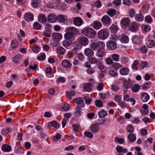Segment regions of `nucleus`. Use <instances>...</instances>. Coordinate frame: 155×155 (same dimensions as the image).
<instances>
[{
    "mask_svg": "<svg viewBox=\"0 0 155 155\" xmlns=\"http://www.w3.org/2000/svg\"><path fill=\"white\" fill-rule=\"evenodd\" d=\"M82 32L89 38H93L96 35V32L91 28H84L82 30Z\"/></svg>",
    "mask_w": 155,
    "mask_h": 155,
    "instance_id": "nucleus-1",
    "label": "nucleus"
},
{
    "mask_svg": "<svg viewBox=\"0 0 155 155\" xmlns=\"http://www.w3.org/2000/svg\"><path fill=\"white\" fill-rule=\"evenodd\" d=\"M98 37L101 40H105L109 36L108 31L105 29H102L99 31L97 33Z\"/></svg>",
    "mask_w": 155,
    "mask_h": 155,
    "instance_id": "nucleus-2",
    "label": "nucleus"
},
{
    "mask_svg": "<svg viewBox=\"0 0 155 155\" xmlns=\"http://www.w3.org/2000/svg\"><path fill=\"white\" fill-rule=\"evenodd\" d=\"M107 48L110 50H114L115 49L117 48V44L113 41H110L107 43Z\"/></svg>",
    "mask_w": 155,
    "mask_h": 155,
    "instance_id": "nucleus-3",
    "label": "nucleus"
},
{
    "mask_svg": "<svg viewBox=\"0 0 155 155\" xmlns=\"http://www.w3.org/2000/svg\"><path fill=\"white\" fill-rule=\"evenodd\" d=\"M138 24L135 22H133L131 24L129 29L132 32H135L138 31Z\"/></svg>",
    "mask_w": 155,
    "mask_h": 155,
    "instance_id": "nucleus-4",
    "label": "nucleus"
},
{
    "mask_svg": "<svg viewBox=\"0 0 155 155\" xmlns=\"http://www.w3.org/2000/svg\"><path fill=\"white\" fill-rule=\"evenodd\" d=\"M73 101L81 107H83L85 106V104L83 99L81 97H77L74 99Z\"/></svg>",
    "mask_w": 155,
    "mask_h": 155,
    "instance_id": "nucleus-5",
    "label": "nucleus"
},
{
    "mask_svg": "<svg viewBox=\"0 0 155 155\" xmlns=\"http://www.w3.org/2000/svg\"><path fill=\"white\" fill-rule=\"evenodd\" d=\"M47 18L48 21L51 23L55 22L57 20V16L53 13L49 14Z\"/></svg>",
    "mask_w": 155,
    "mask_h": 155,
    "instance_id": "nucleus-6",
    "label": "nucleus"
},
{
    "mask_svg": "<svg viewBox=\"0 0 155 155\" xmlns=\"http://www.w3.org/2000/svg\"><path fill=\"white\" fill-rule=\"evenodd\" d=\"M24 18L25 20L27 21H31L34 20V15L31 13H28L25 14Z\"/></svg>",
    "mask_w": 155,
    "mask_h": 155,
    "instance_id": "nucleus-7",
    "label": "nucleus"
},
{
    "mask_svg": "<svg viewBox=\"0 0 155 155\" xmlns=\"http://www.w3.org/2000/svg\"><path fill=\"white\" fill-rule=\"evenodd\" d=\"M132 40L134 44L137 45L141 44L142 41L141 38L136 35H135L133 37Z\"/></svg>",
    "mask_w": 155,
    "mask_h": 155,
    "instance_id": "nucleus-8",
    "label": "nucleus"
},
{
    "mask_svg": "<svg viewBox=\"0 0 155 155\" xmlns=\"http://www.w3.org/2000/svg\"><path fill=\"white\" fill-rule=\"evenodd\" d=\"M79 40L81 44L84 46L87 45L89 42V41L88 38L84 36L79 37Z\"/></svg>",
    "mask_w": 155,
    "mask_h": 155,
    "instance_id": "nucleus-9",
    "label": "nucleus"
},
{
    "mask_svg": "<svg viewBox=\"0 0 155 155\" xmlns=\"http://www.w3.org/2000/svg\"><path fill=\"white\" fill-rule=\"evenodd\" d=\"M102 22L105 24L108 25L111 22V19L110 17L107 15L104 16L101 19Z\"/></svg>",
    "mask_w": 155,
    "mask_h": 155,
    "instance_id": "nucleus-10",
    "label": "nucleus"
},
{
    "mask_svg": "<svg viewBox=\"0 0 155 155\" xmlns=\"http://www.w3.org/2000/svg\"><path fill=\"white\" fill-rule=\"evenodd\" d=\"M73 23L75 25L80 26L82 24L83 21L80 17H76L73 20Z\"/></svg>",
    "mask_w": 155,
    "mask_h": 155,
    "instance_id": "nucleus-11",
    "label": "nucleus"
},
{
    "mask_svg": "<svg viewBox=\"0 0 155 155\" xmlns=\"http://www.w3.org/2000/svg\"><path fill=\"white\" fill-rule=\"evenodd\" d=\"M130 21L128 18H124L121 21V24L125 27L128 26L130 24Z\"/></svg>",
    "mask_w": 155,
    "mask_h": 155,
    "instance_id": "nucleus-12",
    "label": "nucleus"
},
{
    "mask_svg": "<svg viewBox=\"0 0 155 155\" xmlns=\"http://www.w3.org/2000/svg\"><path fill=\"white\" fill-rule=\"evenodd\" d=\"M106 54V51L104 48L101 49H98L97 52V56L100 58L105 56Z\"/></svg>",
    "mask_w": 155,
    "mask_h": 155,
    "instance_id": "nucleus-13",
    "label": "nucleus"
},
{
    "mask_svg": "<svg viewBox=\"0 0 155 155\" xmlns=\"http://www.w3.org/2000/svg\"><path fill=\"white\" fill-rule=\"evenodd\" d=\"M93 28L96 30L99 29L101 28L102 26L101 23L98 21H94L92 24Z\"/></svg>",
    "mask_w": 155,
    "mask_h": 155,
    "instance_id": "nucleus-14",
    "label": "nucleus"
},
{
    "mask_svg": "<svg viewBox=\"0 0 155 155\" xmlns=\"http://www.w3.org/2000/svg\"><path fill=\"white\" fill-rule=\"evenodd\" d=\"M150 96L147 93H143L141 94V99L143 102H147L150 99Z\"/></svg>",
    "mask_w": 155,
    "mask_h": 155,
    "instance_id": "nucleus-15",
    "label": "nucleus"
},
{
    "mask_svg": "<svg viewBox=\"0 0 155 155\" xmlns=\"http://www.w3.org/2000/svg\"><path fill=\"white\" fill-rule=\"evenodd\" d=\"M90 129L91 131L93 133H97L99 130V128L96 124H92L90 127Z\"/></svg>",
    "mask_w": 155,
    "mask_h": 155,
    "instance_id": "nucleus-16",
    "label": "nucleus"
},
{
    "mask_svg": "<svg viewBox=\"0 0 155 155\" xmlns=\"http://www.w3.org/2000/svg\"><path fill=\"white\" fill-rule=\"evenodd\" d=\"M22 58V56L20 54H18L13 57L12 61L16 63L19 64Z\"/></svg>",
    "mask_w": 155,
    "mask_h": 155,
    "instance_id": "nucleus-17",
    "label": "nucleus"
},
{
    "mask_svg": "<svg viewBox=\"0 0 155 155\" xmlns=\"http://www.w3.org/2000/svg\"><path fill=\"white\" fill-rule=\"evenodd\" d=\"M84 89L86 91L90 92L92 90V87L91 84L87 83L85 84L84 86Z\"/></svg>",
    "mask_w": 155,
    "mask_h": 155,
    "instance_id": "nucleus-18",
    "label": "nucleus"
},
{
    "mask_svg": "<svg viewBox=\"0 0 155 155\" xmlns=\"http://www.w3.org/2000/svg\"><path fill=\"white\" fill-rule=\"evenodd\" d=\"M63 66L66 68H69L71 67L72 64L70 62L67 60H64L62 61Z\"/></svg>",
    "mask_w": 155,
    "mask_h": 155,
    "instance_id": "nucleus-19",
    "label": "nucleus"
},
{
    "mask_svg": "<svg viewBox=\"0 0 155 155\" xmlns=\"http://www.w3.org/2000/svg\"><path fill=\"white\" fill-rule=\"evenodd\" d=\"M38 21L40 22H45L47 21V19L45 14H40L38 17Z\"/></svg>",
    "mask_w": 155,
    "mask_h": 155,
    "instance_id": "nucleus-20",
    "label": "nucleus"
},
{
    "mask_svg": "<svg viewBox=\"0 0 155 155\" xmlns=\"http://www.w3.org/2000/svg\"><path fill=\"white\" fill-rule=\"evenodd\" d=\"M84 53L85 55L88 57H91L93 56L94 53L91 49L87 48L84 51Z\"/></svg>",
    "mask_w": 155,
    "mask_h": 155,
    "instance_id": "nucleus-21",
    "label": "nucleus"
},
{
    "mask_svg": "<svg viewBox=\"0 0 155 155\" xmlns=\"http://www.w3.org/2000/svg\"><path fill=\"white\" fill-rule=\"evenodd\" d=\"M11 146L8 144H4L2 147V151L5 152H9L11 150Z\"/></svg>",
    "mask_w": 155,
    "mask_h": 155,
    "instance_id": "nucleus-22",
    "label": "nucleus"
},
{
    "mask_svg": "<svg viewBox=\"0 0 155 155\" xmlns=\"http://www.w3.org/2000/svg\"><path fill=\"white\" fill-rule=\"evenodd\" d=\"M67 31L70 34H72L73 36L75 35L77 33V29L76 28L73 27H69L68 28Z\"/></svg>",
    "mask_w": 155,
    "mask_h": 155,
    "instance_id": "nucleus-23",
    "label": "nucleus"
},
{
    "mask_svg": "<svg viewBox=\"0 0 155 155\" xmlns=\"http://www.w3.org/2000/svg\"><path fill=\"white\" fill-rule=\"evenodd\" d=\"M134 17L135 20L137 21H142L143 20L144 16L141 14H137Z\"/></svg>",
    "mask_w": 155,
    "mask_h": 155,
    "instance_id": "nucleus-24",
    "label": "nucleus"
},
{
    "mask_svg": "<svg viewBox=\"0 0 155 155\" xmlns=\"http://www.w3.org/2000/svg\"><path fill=\"white\" fill-rule=\"evenodd\" d=\"M51 126H52L54 127H55L57 129L59 128V126L58 124L56 121H53L52 122H50L49 123L48 125V127H51Z\"/></svg>",
    "mask_w": 155,
    "mask_h": 155,
    "instance_id": "nucleus-25",
    "label": "nucleus"
},
{
    "mask_svg": "<svg viewBox=\"0 0 155 155\" xmlns=\"http://www.w3.org/2000/svg\"><path fill=\"white\" fill-rule=\"evenodd\" d=\"M110 29L111 33H115L117 32L118 30V28L116 25L114 24L112 25L110 27Z\"/></svg>",
    "mask_w": 155,
    "mask_h": 155,
    "instance_id": "nucleus-26",
    "label": "nucleus"
},
{
    "mask_svg": "<svg viewBox=\"0 0 155 155\" xmlns=\"http://www.w3.org/2000/svg\"><path fill=\"white\" fill-rule=\"evenodd\" d=\"M52 37L54 39H60L62 38V36L60 33H54L52 34Z\"/></svg>",
    "mask_w": 155,
    "mask_h": 155,
    "instance_id": "nucleus-27",
    "label": "nucleus"
},
{
    "mask_svg": "<svg viewBox=\"0 0 155 155\" xmlns=\"http://www.w3.org/2000/svg\"><path fill=\"white\" fill-rule=\"evenodd\" d=\"M57 18L58 21L60 23H64L65 21V16L64 15H59L57 17Z\"/></svg>",
    "mask_w": 155,
    "mask_h": 155,
    "instance_id": "nucleus-28",
    "label": "nucleus"
},
{
    "mask_svg": "<svg viewBox=\"0 0 155 155\" xmlns=\"http://www.w3.org/2000/svg\"><path fill=\"white\" fill-rule=\"evenodd\" d=\"M65 51L64 49L61 46L56 48V52L58 54L63 55Z\"/></svg>",
    "mask_w": 155,
    "mask_h": 155,
    "instance_id": "nucleus-29",
    "label": "nucleus"
},
{
    "mask_svg": "<svg viewBox=\"0 0 155 155\" xmlns=\"http://www.w3.org/2000/svg\"><path fill=\"white\" fill-rule=\"evenodd\" d=\"M129 141L131 142H134L136 140V138L135 135L133 133H130L128 136Z\"/></svg>",
    "mask_w": 155,
    "mask_h": 155,
    "instance_id": "nucleus-30",
    "label": "nucleus"
},
{
    "mask_svg": "<svg viewBox=\"0 0 155 155\" xmlns=\"http://www.w3.org/2000/svg\"><path fill=\"white\" fill-rule=\"evenodd\" d=\"M11 46V47L14 49H15L18 46V42L17 40H13L12 41Z\"/></svg>",
    "mask_w": 155,
    "mask_h": 155,
    "instance_id": "nucleus-31",
    "label": "nucleus"
},
{
    "mask_svg": "<svg viewBox=\"0 0 155 155\" xmlns=\"http://www.w3.org/2000/svg\"><path fill=\"white\" fill-rule=\"evenodd\" d=\"M107 14L111 17H113L116 14L115 9H110L107 12Z\"/></svg>",
    "mask_w": 155,
    "mask_h": 155,
    "instance_id": "nucleus-32",
    "label": "nucleus"
},
{
    "mask_svg": "<svg viewBox=\"0 0 155 155\" xmlns=\"http://www.w3.org/2000/svg\"><path fill=\"white\" fill-rule=\"evenodd\" d=\"M140 88V87L139 85L135 84L131 87V90L133 92L136 93L139 91Z\"/></svg>",
    "mask_w": 155,
    "mask_h": 155,
    "instance_id": "nucleus-33",
    "label": "nucleus"
},
{
    "mask_svg": "<svg viewBox=\"0 0 155 155\" xmlns=\"http://www.w3.org/2000/svg\"><path fill=\"white\" fill-rule=\"evenodd\" d=\"M129 70L126 68H124L120 70V74L123 75H127L129 73Z\"/></svg>",
    "mask_w": 155,
    "mask_h": 155,
    "instance_id": "nucleus-34",
    "label": "nucleus"
},
{
    "mask_svg": "<svg viewBox=\"0 0 155 155\" xmlns=\"http://www.w3.org/2000/svg\"><path fill=\"white\" fill-rule=\"evenodd\" d=\"M123 67V66L120 64V63L117 62H115L113 64L112 67L115 70L117 71L120 68Z\"/></svg>",
    "mask_w": 155,
    "mask_h": 155,
    "instance_id": "nucleus-35",
    "label": "nucleus"
},
{
    "mask_svg": "<svg viewBox=\"0 0 155 155\" xmlns=\"http://www.w3.org/2000/svg\"><path fill=\"white\" fill-rule=\"evenodd\" d=\"M85 103L87 105H90L92 102V100L91 97H85L84 98Z\"/></svg>",
    "mask_w": 155,
    "mask_h": 155,
    "instance_id": "nucleus-36",
    "label": "nucleus"
},
{
    "mask_svg": "<svg viewBox=\"0 0 155 155\" xmlns=\"http://www.w3.org/2000/svg\"><path fill=\"white\" fill-rule=\"evenodd\" d=\"M68 40V39L65 40L62 42V45L65 47H68L72 43V41H71Z\"/></svg>",
    "mask_w": 155,
    "mask_h": 155,
    "instance_id": "nucleus-37",
    "label": "nucleus"
},
{
    "mask_svg": "<svg viewBox=\"0 0 155 155\" xmlns=\"http://www.w3.org/2000/svg\"><path fill=\"white\" fill-rule=\"evenodd\" d=\"M112 59L113 61H118L120 59V56L116 54H113L111 55Z\"/></svg>",
    "mask_w": 155,
    "mask_h": 155,
    "instance_id": "nucleus-38",
    "label": "nucleus"
},
{
    "mask_svg": "<svg viewBox=\"0 0 155 155\" xmlns=\"http://www.w3.org/2000/svg\"><path fill=\"white\" fill-rule=\"evenodd\" d=\"M32 6L35 8H37L39 5V0H33L32 1Z\"/></svg>",
    "mask_w": 155,
    "mask_h": 155,
    "instance_id": "nucleus-39",
    "label": "nucleus"
},
{
    "mask_svg": "<svg viewBox=\"0 0 155 155\" xmlns=\"http://www.w3.org/2000/svg\"><path fill=\"white\" fill-rule=\"evenodd\" d=\"M98 114L99 117L101 118L104 117L107 114L106 111L103 110L99 112Z\"/></svg>",
    "mask_w": 155,
    "mask_h": 155,
    "instance_id": "nucleus-40",
    "label": "nucleus"
},
{
    "mask_svg": "<svg viewBox=\"0 0 155 155\" xmlns=\"http://www.w3.org/2000/svg\"><path fill=\"white\" fill-rule=\"evenodd\" d=\"M95 104L98 107H101L103 106V103L102 101L99 100H97L95 101Z\"/></svg>",
    "mask_w": 155,
    "mask_h": 155,
    "instance_id": "nucleus-41",
    "label": "nucleus"
},
{
    "mask_svg": "<svg viewBox=\"0 0 155 155\" xmlns=\"http://www.w3.org/2000/svg\"><path fill=\"white\" fill-rule=\"evenodd\" d=\"M33 28L35 30H38L41 29V25L38 22H35L33 25Z\"/></svg>",
    "mask_w": 155,
    "mask_h": 155,
    "instance_id": "nucleus-42",
    "label": "nucleus"
},
{
    "mask_svg": "<svg viewBox=\"0 0 155 155\" xmlns=\"http://www.w3.org/2000/svg\"><path fill=\"white\" fill-rule=\"evenodd\" d=\"M73 36L70 34L68 31L64 35V37L66 39H69L73 38Z\"/></svg>",
    "mask_w": 155,
    "mask_h": 155,
    "instance_id": "nucleus-43",
    "label": "nucleus"
},
{
    "mask_svg": "<svg viewBox=\"0 0 155 155\" xmlns=\"http://www.w3.org/2000/svg\"><path fill=\"white\" fill-rule=\"evenodd\" d=\"M130 17V18H134L136 15V12L134 10L133 8L130 9L129 12Z\"/></svg>",
    "mask_w": 155,
    "mask_h": 155,
    "instance_id": "nucleus-44",
    "label": "nucleus"
},
{
    "mask_svg": "<svg viewBox=\"0 0 155 155\" xmlns=\"http://www.w3.org/2000/svg\"><path fill=\"white\" fill-rule=\"evenodd\" d=\"M121 41L123 43H126L129 41V38L127 36L125 35L123 36L121 39Z\"/></svg>",
    "mask_w": 155,
    "mask_h": 155,
    "instance_id": "nucleus-45",
    "label": "nucleus"
},
{
    "mask_svg": "<svg viewBox=\"0 0 155 155\" xmlns=\"http://www.w3.org/2000/svg\"><path fill=\"white\" fill-rule=\"evenodd\" d=\"M81 107L80 106H78L76 108L75 112L78 116L81 115Z\"/></svg>",
    "mask_w": 155,
    "mask_h": 155,
    "instance_id": "nucleus-46",
    "label": "nucleus"
},
{
    "mask_svg": "<svg viewBox=\"0 0 155 155\" xmlns=\"http://www.w3.org/2000/svg\"><path fill=\"white\" fill-rule=\"evenodd\" d=\"M89 61L91 63L95 64V63H98L99 60L95 58L92 57L89 58L88 59Z\"/></svg>",
    "mask_w": 155,
    "mask_h": 155,
    "instance_id": "nucleus-47",
    "label": "nucleus"
},
{
    "mask_svg": "<svg viewBox=\"0 0 155 155\" xmlns=\"http://www.w3.org/2000/svg\"><path fill=\"white\" fill-rule=\"evenodd\" d=\"M104 47L105 44L104 42L101 41L97 43V48L101 49L104 48Z\"/></svg>",
    "mask_w": 155,
    "mask_h": 155,
    "instance_id": "nucleus-48",
    "label": "nucleus"
},
{
    "mask_svg": "<svg viewBox=\"0 0 155 155\" xmlns=\"http://www.w3.org/2000/svg\"><path fill=\"white\" fill-rule=\"evenodd\" d=\"M115 141L117 142L118 143L120 144L123 143L125 141L124 139L122 138H119L117 137H116L115 138Z\"/></svg>",
    "mask_w": 155,
    "mask_h": 155,
    "instance_id": "nucleus-49",
    "label": "nucleus"
},
{
    "mask_svg": "<svg viewBox=\"0 0 155 155\" xmlns=\"http://www.w3.org/2000/svg\"><path fill=\"white\" fill-rule=\"evenodd\" d=\"M105 62L107 64L109 65H111L114 63L112 59L109 57H108L105 59Z\"/></svg>",
    "mask_w": 155,
    "mask_h": 155,
    "instance_id": "nucleus-50",
    "label": "nucleus"
},
{
    "mask_svg": "<svg viewBox=\"0 0 155 155\" xmlns=\"http://www.w3.org/2000/svg\"><path fill=\"white\" fill-rule=\"evenodd\" d=\"M145 21L148 23H150L152 21V19L150 16L147 15L145 18Z\"/></svg>",
    "mask_w": 155,
    "mask_h": 155,
    "instance_id": "nucleus-51",
    "label": "nucleus"
},
{
    "mask_svg": "<svg viewBox=\"0 0 155 155\" xmlns=\"http://www.w3.org/2000/svg\"><path fill=\"white\" fill-rule=\"evenodd\" d=\"M130 83L128 82V81H126L124 82L123 86L126 89H128L130 88Z\"/></svg>",
    "mask_w": 155,
    "mask_h": 155,
    "instance_id": "nucleus-52",
    "label": "nucleus"
},
{
    "mask_svg": "<svg viewBox=\"0 0 155 155\" xmlns=\"http://www.w3.org/2000/svg\"><path fill=\"white\" fill-rule=\"evenodd\" d=\"M127 131L130 133H133L134 131V129L133 126L131 125H128L127 128Z\"/></svg>",
    "mask_w": 155,
    "mask_h": 155,
    "instance_id": "nucleus-53",
    "label": "nucleus"
},
{
    "mask_svg": "<svg viewBox=\"0 0 155 155\" xmlns=\"http://www.w3.org/2000/svg\"><path fill=\"white\" fill-rule=\"evenodd\" d=\"M97 42L92 43L90 45V47L94 50H95L97 48Z\"/></svg>",
    "mask_w": 155,
    "mask_h": 155,
    "instance_id": "nucleus-54",
    "label": "nucleus"
},
{
    "mask_svg": "<svg viewBox=\"0 0 155 155\" xmlns=\"http://www.w3.org/2000/svg\"><path fill=\"white\" fill-rule=\"evenodd\" d=\"M155 46V42L153 40H151L149 41L148 45H147V46L148 48H152Z\"/></svg>",
    "mask_w": 155,
    "mask_h": 155,
    "instance_id": "nucleus-55",
    "label": "nucleus"
},
{
    "mask_svg": "<svg viewBox=\"0 0 155 155\" xmlns=\"http://www.w3.org/2000/svg\"><path fill=\"white\" fill-rule=\"evenodd\" d=\"M32 51L35 53H38L39 51V48L37 46H34L32 48Z\"/></svg>",
    "mask_w": 155,
    "mask_h": 155,
    "instance_id": "nucleus-56",
    "label": "nucleus"
},
{
    "mask_svg": "<svg viewBox=\"0 0 155 155\" xmlns=\"http://www.w3.org/2000/svg\"><path fill=\"white\" fill-rule=\"evenodd\" d=\"M140 50L141 52L143 53H145L147 51V49L145 46H144L140 48Z\"/></svg>",
    "mask_w": 155,
    "mask_h": 155,
    "instance_id": "nucleus-57",
    "label": "nucleus"
},
{
    "mask_svg": "<svg viewBox=\"0 0 155 155\" xmlns=\"http://www.w3.org/2000/svg\"><path fill=\"white\" fill-rule=\"evenodd\" d=\"M94 5L97 8H100L102 5L101 2L99 0H97L94 2Z\"/></svg>",
    "mask_w": 155,
    "mask_h": 155,
    "instance_id": "nucleus-58",
    "label": "nucleus"
},
{
    "mask_svg": "<svg viewBox=\"0 0 155 155\" xmlns=\"http://www.w3.org/2000/svg\"><path fill=\"white\" fill-rule=\"evenodd\" d=\"M10 131L9 129L8 128L2 129L1 131V132L3 135H6L10 132Z\"/></svg>",
    "mask_w": 155,
    "mask_h": 155,
    "instance_id": "nucleus-59",
    "label": "nucleus"
},
{
    "mask_svg": "<svg viewBox=\"0 0 155 155\" xmlns=\"http://www.w3.org/2000/svg\"><path fill=\"white\" fill-rule=\"evenodd\" d=\"M109 74L112 76L115 77L117 75V73L114 70H110L109 72Z\"/></svg>",
    "mask_w": 155,
    "mask_h": 155,
    "instance_id": "nucleus-60",
    "label": "nucleus"
},
{
    "mask_svg": "<svg viewBox=\"0 0 155 155\" xmlns=\"http://www.w3.org/2000/svg\"><path fill=\"white\" fill-rule=\"evenodd\" d=\"M43 35L47 37H50L51 36L50 32L49 30H46L43 32Z\"/></svg>",
    "mask_w": 155,
    "mask_h": 155,
    "instance_id": "nucleus-61",
    "label": "nucleus"
},
{
    "mask_svg": "<svg viewBox=\"0 0 155 155\" xmlns=\"http://www.w3.org/2000/svg\"><path fill=\"white\" fill-rule=\"evenodd\" d=\"M84 134L85 136L91 138L93 137V134L90 132H85Z\"/></svg>",
    "mask_w": 155,
    "mask_h": 155,
    "instance_id": "nucleus-62",
    "label": "nucleus"
},
{
    "mask_svg": "<svg viewBox=\"0 0 155 155\" xmlns=\"http://www.w3.org/2000/svg\"><path fill=\"white\" fill-rule=\"evenodd\" d=\"M140 134L141 135L143 136L146 135L147 134V130L145 129H142L140 131Z\"/></svg>",
    "mask_w": 155,
    "mask_h": 155,
    "instance_id": "nucleus-63",
    "label": "nucleus"
},
{
    "mask_svg": "<svg viewBox=\"0 0 155 155\" xmlns=\"http://www.w3.org/2000/svg\"><path fill=\"white\" fill-rule=\"evenodd\" d=\"M123 4L127 6H130L131 4V2L130 0H123Z\"/></svg>",
    "mask_w": 155,
    "mask_h": 155,
    "instance_id": "nucleus-64",
    "label": "nucleus"
}]
</instances>
